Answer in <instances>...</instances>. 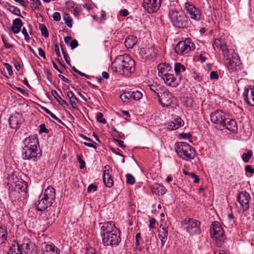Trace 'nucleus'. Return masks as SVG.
I'll list each match as a JSON object with an SVG mask.
<instances>
[{
    "instance_id": "f257e3e1",
    "label": "nucleus",
    "mask_w": 254,
    "mask_h": 254,
    "mask_svg": "<svg viewBox=\"0 0 254 254\" xmlns=\"http://www.w3.org/2000/svg\"><path fill=\"white\" fill-rule=\"evenodd\" d=\"M114 71L121 74H128L135 70V62L128 55H120L112 63Z\"/></svg>"
},
{
    "instance_id": "f03ea898",
    "label": "nucleus",
    "mask_w": 254,
    "mask_h": 254,
    "mask_svg": "<svg viewBox=\"0 0 254 254\" xmlns=\"http://www.w3.org/2000/svg\"><path fill=\"white\" fill-rule=\"evenodd\" d=\"M169 17L173 25L179 28H187L190 23L188 16L182 11L170 10Z\"/></svg>"
},
{
    "instance_id": "7ed1b4c3",
    "label": "nucleus",
    "mask_w": 254,
    "mask_h": 254,
    "mask_svg": "<svg viewBox=\"0 0 254 254\" xmlns=\"http://www.w3.org/2000/svg\"><path fill=\"white\" fill-rule=\"evenodd\" d=\"M175 150L178 155L184 160L192 159L195 156V151L188 143L183 142H177Z\"/></svg>"
},
{
    "instance_id": "20e7f679",
    "label": "nucleus",
    "mask_w": 254,
    "mask_h": 254,
    "mask_svg": "<svg viewBox=\"0 0 254 254\" xmlns=\"http://www.w3.org/2000/svg\"><path fill=\"white\" fill-rule=\"evenodd\" d=\"M195 44L190 38H187L185 40L179 41L175 47V52L178 55L185 56L194 51Z\"/></svg>"
},
{
    "instance_id": "39448f33",
    "label": "nucleus",
    "mask_w": 254,
    "mask_h": 254,
    "mask_svg": "<svg viewBox=\"0 0 254 254\" xmlns=\"http://www.w3.org/2000/svg\"><path fill=\"white\" fill-rule=\"evenodd\" d=\"M210 235L215 242L216 245L220 247L225 238L224 231L221 224L218 222L212 223L210 229Z\"/></svg>"
},
{
    "instance_id": "423d86ee",
    "label": "nucleus",
    "mask_w": 254,
    "mask_h": 254,
    "mask_svg": "<svg viewBox=\"0 0 254 254\" xmlns=\"http://www.w3.org/2000/svg\"><path fill=\"white\" fill-rule=\"evenodd\" d=\"M113 233L106 234L102 237L103 244L106 246L118 245L121 241L120 232L118 229H115Z\"/></svg>"
},
{
    "instance_id": "0eeeda50",
    "label": "nucleus",
    "mask_w": 254,
    "mask_h": 254,
    "mask_svg": "<svg viewBox=\"0 0 254 254\" xmlns=\"http://www.w3.org/2000/svg\"><path fill=\"white\" fill-rule=\"evenodd\" d=\"M199 221L189 218L185 220V228L190 235L199 234L201 232Z\"/></svg>"
},
{
    "instance_id": "6e6552de",
    "label": "nucleus",
    "mask_w": 254,
    "mask_h": 254,
    "mask_svg": "<svg viewBox=\"0 0 254 254\" xmlns=\"http://www.w3.org/2000/svg\"><path fill=\"white\" fill-rule=\"evenodd\" d=\"M185 8L191 19L196 21L200 20L202 15L201 11L192 2L187 1L185 4Z\"/></svg>"
},
{
    "instance_id": "1a4fd4ad",
    "label": "nucleus",
    "mask_w": 254,
    "mask_h": 254,
    "mask_svg": "<svg viewBox=\"0 0 254 254\" xmlns=\"http://www.w3.org/2000/svg\"><path fill=\"white\" fill-rule=\"evenodd\" d=\"M161 0H143L142 6L149 13H153L160 8Z\"/></svg>"
},
{
    "instance_id": "9d476101",
    "label": "nucleus",
    "mask_w": 254,
    "mask_h": 254,
    "mask_svg": "<svg viewBox=\"0 0 254 254\" xmlns=\"http://www.w3.org/2000/svg\"><path fill=\"white\" fill-rule=\"evenodd\" d=\"M211 121L217 125L220 128L224 126L223 124L227 121L225 114L221 110H216L210 115Z\"/></svg>"
},
{
    "instance_id": "9b49d317",
    "label": "nucleus",
    "mask_w": 254,
    "mask_h": 254,
    "mask_svg": "<svg viewBox=\"0 0 254 254\" xmlns=\"http://www.w3.org/2000/svg\"><path fill=\"white\" fill-rule=\"evenodd\" d=\"M237 200L243 207L244 211L249 208V203L251 199L250 194L246 191L240 192L237 195Z\"/></svg>"
},
{
    "instance_id": "f8f14e48",
    "label": "nucleus",
    "mask_w": 254,
    "mask_h": 254,
    "mask_svg": "<svg viewBox=\"0 0 254 254\" xmlns=\"http://www.w3.org/2000/svg\"><path fill=\"white\" fill-rule=\"evenodd\" d=\"M161 94L158 95L159 103L163 107L168 108L172 103V95L168 91H164Z\"/></svg>"
},
{
    "instance_id": "ddd939ff",
    "label": "nucleus",
    "mask_w": 254,
    "mask_h": 254,
    "mask_svg": "<svg viewBox=\"0 0 254 254\" xmlns=\"http://www.w3.org/2000/svg\"><path fill=\"white\" fill-rule=\"evenodd\" d=\"M243 97L248 105L254 107V87H245L243 93Z\"/></svg>"
},
{
    "instance_id": "4468645a",
    "label": "nucleus",
    "mask_w": 254,
    "mask_h": 254,
    "mask_svg": "<svg viewBox=\"0 0 254 254\" xmlns=\"http://www.w3.org/2000/svg\"><path fill=\"white\" fill-rule=\"evenodd\" d=\"M24 122V119L21 114L16 113L11 116L8 120V122L11 128L18 129L21 124Z\"/></svg>"
},
{
    "instance_id": "2eb2a0df",
    "label": "nucleus",
    "mask_w": 254,
    "mask_h": 254,
    "mask_svg": "<svg viewBox=\"0 0 254 254\" xmlns=\"http://www.w3.org/2000/svg\"><path fill=\"white\" fill-rule=\"evenodd\" d=\"M139 55L145 60H151L157 56V52L153 47L148 48H142L140 50Z\"/></svg>"
},
{
    "instance_id": "dca6fc26",
    "label": "nucleus",
    "mask_w": 254,
    "mask_h": 254,
    "mask_svg": "<svg viewBox=\"0 0 254 254\" xmlns=\"http://www.w3.org/2000/svg\"><path fill=\"white\" fill-rule=\"evenodd\" d=\"M24 147L25 148L38 150L39 147V141L37 136L33 135L26 138L23 141Z\"/></svg>"
},
{
    "instance_id": "f3484780",
    "label": "nucleus",
    "mask_w": 254,
    "mask_h": 254,
    "mask_svg": "<svg viewBox=\"0 0 254 254\" xmlns=\"http://www.w3.org/2000/svg\"><path fill=\"white\" fill-rule=\"evenodd\" d=\"M53 203V202L48 200L45 196L43 197L40 195L39 197L38 200L35 203V204L36 209L38 211H42L51 206Z\"/></svg>"
},
{
    "instance_id": "a211bd4d",
    "label": "nucleus",
    "mask_w": 254,
    "mask_h": 254,
    "mask_svg": "<svg viewBox=\"0 0 254 254\" xmlns=\"http://www.w3.org/2000/svg\"><path fill=\"white\" fill-rule=\"evenodd\" d=\"M162 78L167 85L172 87H176L178 86L182 80L181 77H178L177 79L171 73L166 75Z\"/></svg>"
},
{
    "instance_id": "6ab92c4d",
    "label": "nucleus",
    "mask_w": 254,
    "mask_h": 254,
    "mask_svg": "<svg viewBox=\"0 0 254 254\" xmlns=\"http://www.w3.org/2000/svg\"><path fill=\"white\" fill-rule=\"evenodd\" d=\"M214 49L217 48L220 50L224 57L230 56V52L227 48L225 43L221 39H215L213 44Z\"/></svg>"
},
{
    "instance_id": "aec40b11",
    "label": "nucleus",
    "mask_w": 254,
    "mask_h": 254,
    "mask_svg": "<svg viewBox=\"0 0 254 254\" xmlns=\"http://www.w3.org/2000/svg\"><path fill=\"white\" fill-rule=\"evenodd\" d=\"M38 151L34 149L23 148L22 158L36 161L37 160Z\"/></svg>"
},
{
    "instance_id": "412c9836",
    "label": "nucleus",
    "mask_w": 254,
    "mask_h": 254,
    "mask_svg": "<svg viewBox=\"0 0 254 254\" xmlns=\"http://www.w3.org/2000/svg\"><path fill=\"white\" fill-rule=\"evenodd\" d=\"M103 181L107 187L111 188L113 186L114 182L113 178L110 173V166L109 165H106L104 167Z\"/></svg>"
},
{
    "instance_id": "4be33fe9",
    "label": "nucleus",
    "mask_w": 254,
    "mask_h": 254,
    "mask_svg": "<svg viewBox=\"0 0 254 254\" xmlns=\"http://www.w3.org/2000/svg\"><path fill=\"white\" fill-rule=\"evenodd\" d=\"M115 229H118L116 228L115 224L112 222L108 221L106 223H103L101 229V235L102 238L106 234L113 233V231H115Z\"/></svg>"
},
{
    "instance_id": "5701e85b",
    "label": "nucleus",
    "mask_w": 254,
    "mask_h": 254,
    "mask_svg": "<svg viewBox=\"0 0 254 254\" xmlns=\"http://www.w3.org/2000/svg\"><path fill=\"white\" fill-rule=\"evenodd\" d=\"M157 69L158 70V75L163 78L170 73L169 72L172 70V67L169 64L161 63L158 64Z\"/></svg>"
},
{
    "instance_id": "b1692460",
    "label": "nucleus",
    "mask_w": 254,
    "mask_h": 254,
    "mask_svg": "<svg viewBox=\"0 0 254 254\" xmlns=\"http://www.w3.org/2000/svg\"><path fill=\"white\" fill-rule=\"evenodd\" d=\"M223 125L224 126H222L221 128H221V129L226 128L233 133L237 132L238 131L237 122L233 119H227V121L224 122Z\"/></svg>"
},
{
    "instance_id": "393cba45",
    "label": "nucleus",
    "mask_w": 254,
    "mask_h": 254,
    "mask_svg": "<svg viewBox=\"0 0 254 254\" xmlns=\"http://www.w3.org/2000/svg\"><path fill=\"white\" fill-rule=\"evenodd\" d=\"M41 195L53 202L56 198V191L53 187L50 186L45 189L44 193Z\"/></svg>"
},
{
    "instance_id": "a878e982",
    "label": "nucleus",
    "mask_w": 254,
    "mask_h": 254,
    "mask_svg": "<svg viewBox=\"0 0 254 254\" xmlns=\"http://www.w3.org/2000/svg\"><path fill=\"white\" fill-rule=\"evenodd\" d=\"M34 245L33 243L28 238H24L21 244V248L25 254H32Z\"/></svg>"
},
{
    "instance_id": "bb28decb",
    "label": "nucleus",
    "mask_w": 254,
    "mask_h": 254,
    "mask_svg": "<svg viewBox=\"0 0 254 254\" xmlns=\"http://www.w3.org/2000/svg\"><path fill=\"white\" fill-rule=\"evenodd\" d=\"M184 125V122L180 118H177L169 122L167 128L169 130H175Z\"/></svg>"
},
{
    "instance_id": "cd10ccee",
    "label": "nucleus",
    "mask_w": 254,
    "mask_h": 254,
    "mask_svg": "<svg viewBox=\"0 0 254 254\" xmlns=\"http://www.w3.org/2000/svg\"><path fill=\"white\" fill-rule=\"evenodd\" d=\"M44 254H59L60 251L53 244H46L43 248Z\"/></svg>"
},
{
    "instance_id": "c85d7f7f",
    "label": "nucleus",
    "mask_w": 254,
    "mask_h": 254,
    "mask_svg": "<svg viewBox=\"0 0 254 254\" xmlns=\"http://www.w3.org/2000/svg\"><path fill=\"white\" fill-rule=\"evenodd\" d=\"M22 25L23 23L21 20L19 18H15L12 21L11 31L14 34H17L20 31Z\"/></svg>"
},
{
    "instance_id": "c756f323",
    "label": "nucleus",
    "mask_w": 254,
    "mask_h": 254,
    "mask_svg": "<svg viewBox=\"0 0 254 254\" xmlns=\"http://www.w3.org/2000/svg\"><path fill=\"white\" fill-rule=\"evenodd\" d=\"M152 192L159 195H163L166 192V189L162 184L155 183L152 187Z\"/></svg>"
},
{
    "instance_id": "7c9ffc66",
    "label": "nucleus",
    "mask_w": 254,
    "mask_h": 254,
    "mask_svg": "<svg viewBox=\"0 0 254 254\" xmlns=\"http://www.w3.org/2000/svg\"><path fill=\"white\" fill-rule=\"evenodd\" d=\"M66 98L68 99L70 104L74 109L77 107V102L78 99L71 91H68L66 92Z\"/></svg>"
},
{
    "instance_id": "2f4dec72",
    "label": "nucleus",
    "mask_w": 254,
    "mask_h": 254,
    "mask_svg": "<svg viewBox=\"0 0 254 254\" xmlns=\"http://www.w3.org/2000/svg\"><path fill=\"white\" fill-rule=\"evenodd\" d=\"M27 186V183L23 180H21L16 183L14 190L18 192H26Z\"/></svg>"
},
{
    "instance_id": "473e14b6",
    "label": "nucleus",
    "mask_w": 254,
    "mask_h": 254,
    "mask_svg": "<svg viewBox=\"0 0 254 254\" xmlns=\"http://www.w3.org/2000/svg\"><path fill=\"white\" fill-rule=\"evenodd\" d=\"M137 40L136 37L133 35L128 36L125 41V46L128 49H132L136 44Z\"/></svg>"
},
{
    "instance_id": "72a5a7b5",
    "label": "nucleus",
    "mask_w": 254,
    "mask_h": 254,
    "mask_svg": "<svg viewBox=\"0 0 254 254\" xmlns=\"http://www.w3.org/2000/svg\"><path fill=\"white\" fill-rule=\"evenodd\" d=\"M186 70V67L182 64L180 63H177L175 64L174 71L176 75L179 77H181L182 78V73L184 72Z\"/></svg>"
},
{
    "instance_id": "f704fd0d",
    "label": "nucleus",
    "mask_w": 254,
    "mask_h": 254,
    "mask_svg": "<svg viewBox=\"0 0 254 254\" xmlns=\"http://www.w3.org/2000/svg\"><path fill=\"white\" fill-rule=\"evenodd\" d=\"M168 235V230L165 227H162V230L159 231V238H160L161 241V245L162 246H164L166 243V242L167 240V237Z\"/></svg>"
},
{
    "instance_id": "c9c22d12",
    "label": "nucleus",
    "mask_w": 254,
    "mask_h": 254,
    "mask_svg": "<svg viewBox=\"0 0 254 254\" xmlns=\"http://www.w3.org/2000/svg\"><path fill=\"white\" fill-rule=\"evenodd\" d=\"M51 93L54 97L56 99L57 102L62 106L65 107L67 106V102L61 97L58 93L55 90H52Z\"/></svg>"
},
{
    "instance_id": "e433bc0d",
    "label": "nucleus",
    "mask_w": 254,
    "mask_h": 254,
    "mask_svg": "<svg viewBox=\"0 0 254 254\" xmlns=\"http://www.w3.org/2000/svg\"><path fill=\"white\" fill-rule=\"evenodd\" d=\"M7 254H22L20 247L18 244L12 245L8 251Z\"/></svg>"
},
{
    "instance_id": "4c0bfd02",
    "label": "nucleus",
    "mask_w": 254,
    "mask_h": 254,
    "mask_svg": "<svg viewBox=\"0 0 254 254\" xmlns=\"http://www.w3.org/2000/svg\"><path fill=\"white\" fill-rule=\"evenodd\" d=\"M7 232L6 228L0 227V243H4L7 241Z\"/></svg>"
},
{
    "instance_id": "58836bf2",
    "label": "nucleus",
    "mask_w": 254,
    "mask_h": 254,
    "mask_svg": "<svg viewBox=\"0 0 254 254\" xmlns=\"http://www.w3.org/2000/svg\"><path fill=\"white\" fill-rule=\"evenodd\" d=\"M226 59L225 65L228 69L232 70L235 67L236 63L233 60H231L229 56L228 57H225Z\"/></svg>"
},
{
    "instance_id": "ea45409f",
    "label": "nucleus",
    "mask_w": 254,
    "mask_h": 254,
    "mask_svg": "<svg viewBox=\"0 0 254 254\" xmlns=\"http://www.w3.org/2000/svg\"><path fill=\"white\" fill-rule=\"evenodd\" d=\"M131 99L135 101L140 100L142 97V94L141 92L138 90L134 91H130Z\"/></svg>"
},
{
    "instance_id": "a19ab883",
    "label": "nucleus",
    "mask_w": 254,
    "mask_h": 254,
    "mask_svg": "<svg viewBox=\"0 0 254 254\" xmlns=\"http://www.w3.org/2000/svg\"><path fill=\"white\" fill-rule=\"evenodd\" d=\"M121 99L124 102L128 103L130 102L131 96L130 91L124 92L120 95Z\"/></svg>"
},
{
    "instance_id": "79ce46f5",
    "label": "nucleus",
    "mask_w": 254,
    "mask_h": 254,
    "mask_svg": "<svg viewBox=\"0 0 254 254\" xmlns=\"http://www.w3.org/2000/svg\"><path fill=\"white\" fill-rule=\"evenodd\" d=\"M148 86L149 87V89H150V90H151L153 92L156 93L157 96H158V95H159L160 93L159 91L161 88V86L156 83L150 84L148 85Z\"/></svg>"
},
{
    "instance_id": "37998d69",
    "label": "nucleus",
    "mask_w": 254,
    "mask_h": 254,
    "mask_svg": "<svg viewBox=\"0 0 254 254\" xmlns=\"http://www.w3.org/2000/svg\"><path fill=\"white\" fill-rule=\"evenodd\" d=\"M253 156V152L251 150H249L247 153L242 154V158L244 162L247 163L249 161Z\"/></svg>"
},
{
    "instance_id": "c03bdc74",
    "label": "nucleus",
    "mask_w": 254,
    "mask_h": 254,
    "mask_svg": "<svg viewBox=\"0 0 254 254\" xmlns=\"http://www.w3.org/2000/svg\"><path fill=\"white\" fill-rule=\"evenodd\" d=\"M63 19L66 25L69 27H71L72 26V20L68 14L64 13L63 16Z\"/></svg>"
},
{
    "instance_id": "a18cd8bd",
    "label": "nucleus",
    "mask_w": 254,
    "mask_h": 254,
    "mask_svg": "<svg viewBox=\"0 0 254 254\" xmlns=\"http://www.w3.org/2000/svg\"><path fill=\"white\" fill-rule=\"evenodd\" d=\"M39 28L41 30V34L44 37H48L49 36V33L46 26L43 24H40Z\"/></svg>"
},
{
    "instance_id": "49530a36",
    "label": "nucleus",
    "mask_w": 254,
    "mask_h": 254,
    "mask_svg": "<svg viewBox=\"0 0 254 254\" xmlns=\"http://www.w3.org/2000/svg\"><path fill=\"white\" fill-rule=\"evenodd\" d=\"M127 183L130 185H133L135 183L134 177L130 174L126 175Z\"/></svg>"
},
{
    "instance_id": "de8ad7c7",
    "label": "nucleus",
    "mask_w": 254,
    "mask_h": 254,
    "mask_svg": "<svg viewBox=\"0 0 254 254\" xmlns=\"http://www.w3.org/2000/svg\"><path fill=\"white\" fill-rule=\"evenodd\" d=\"M9 10L16 15L21 16L20 9L14 6H11Z\"/></svg>"
},
{
    "instance_id": "09e8293b",
    "label": "nucleus",
    "mask_w": 254,
    "mask_h": 254,
    "mask_svg": "<svg viewBox=\"0 0 254 254\" xmlns=\"http://www.w3.org/2000/svg\"><path fill=\"white\" fill-rule=\"evenodd\" d=\"M97 120L102 124H106V120L103 118V115L102 113H98L96 117Z\"/></svg>"
},
{
    "instance_id": "8fccbe9b",
    "label": "nucleus",
    "mask_w": 254,
    "mask_h": 254,
    "mask_svg": "<svg viewBox=\"0 0 254 254\" xmlns=\"http://www.w3.org/2000/svg\"><path fill=\"white\" fill-rule=\"evenodd\" d=\"M49 132V130L46 127V125L44 124H42L40 125V130L39 131V133H48Z\"/></svg>"
},
{
    "instance_id": "3c124183",
    "label": "nucleus",
    "mask_w": 254,
    "mask_h": 254,
    "mask_svg": "<svg viewBox=\"0 0 254 254\" xmlns=\"http://www.w3.org/2000/svg\"><path fill=\"white\" fill-rule=\"evenodd\" d=\"M81 10L80 6L78 7L77 5H76L74 7H73V15L77 17L79 15V12Z\"/></svg>"
},
{
    "instance_id": "603ef678",
    "label": "nucleus",
    "mask_w": 254,
    "mask_h": 254,
    "mask_svg": "<svg viewBox=\"0 0 254 254\" xmlns=\"http://www.w3.org/2000/svg\"><path fill=\"white\" fill-rule=\"evenodd\" d=\"M3 64L6 69L7 72H8V74L10 75H11L13 74V71L12 69L11 66L8 63H3Z\"/></svg>"
},
{
    "instance_id": "864d4df0",
    "label": "nucleus",
    "mask_w": 254,
    "mask_h": 254,
    "mask_svg": "<svg viewBox=\"0 0 254 254\" xmlns=\"http://www.w3.org/2000/svg\"><path fill=\"white\" fill-rule=\"evenodd\" d=\"M85 254H96L95 249L91 247H86Z\"/></svg>"
},
{
    "instance_id": "5fc2aeb1",
    "label": "nucleus",
    "mask_w": 254,
    "mask_h": 254,
    "mask_svg": "<svg viewBox=\"0 0 254 254\" xmlns=\"http://www.w3.org/2000/svg\"><path fill=\"white\" fill-rule=\"evenodd\" d=\"M32 1V5L35 9H38V6L41 4V2L40 0H31Z\"/></svg>"
},
{
    "instance_id": "6e6d98bb",
    "label": "nucleus",
    "mask_w": 254,
    "mask_h": 254,
    "mask_svg": "<svg viewBox=\"0 0 254 254\" xmlns=\"http://www.w3.org/2000/svg\"><path fill=\"white\" fill-rule=\"evenodd\" d=\"M190 177L191 179H193V182L194 183H198L199 182V179L198 177L193 173H191V174H190Z\"/></svg>"
},
{
    "instance_id": "4d7b16f0",
    "label": "nucleus",
    "mask_w": 254,
    "mask_h": 254,
    "mask_svg": "<svg viewBox=\"0 0 254 254\" xmlns=\"http://www.w3.org/2000/svg\"><path fill=\"white\" fill-rule=\"evenodd\" d=\"M113 130L115 131L116 133H117V136L119 138L124 139L125 138V134L122 132L119 131L115 128H113Z\"/></svg>"
},
{
    "instance_id": "13d9d810",
    "label": "nucleus",
    "mask_w": 254,
    "mask_h": 254,
    "mask_svg": "<svg viewBox=\"0 0 254 254\" xmlns=\"http://www.w3.org/2000/svg\"><path fill=\"white\" fill-rule=\"evenodd\" d=\"M156 221L155 218H151L149 220V228L151 229H154L155 228V224Z\"/></svg>"
},
{
    "instance_id": "bf43d9fd",
    "label": "nucleus",
    "mask_w": 254,
    "mask_h": 254,
    "mask_svg": "<svg viewBox=\"0 0 254 254\" xmlns=\"http://www.w3.org/2000/svg\"><path fill=\"white\" fill-rule=\"evenodd\" d=\"M113 141L115 143H117L122 148H125L126 146L124 145V141L123 140L114 138Z\"/></svg>"
},
{
    "instance_id": "052dcab7",
    "label": "nucleus",
    "mask_w": 254,
    "mask_h": 254,
    "mask_svg": "<svg viewBox=\"0 0 254 254\" xmlns=\"http://www.w3.org/2000/svg\"><path fill=\"white\" fill-rule=\"evenodd\" d=\"M97 190V187L96 185H94L93 184H91L88 187L87 191L88 192H91L92 190L95 191Z\"/></svg>"
},
{
    "instance_id": "680f3d73",
    "label": "nucleus",
    "mask_w": 254,
    "mask_h": 254,
    "mask_svg": "<svg viewBox=\"0 0 254 254\" xmlns=\"http://www.w3.org/2000/svg\"><path fill=\"white\" fill-rule=\"evenodd\" d=\"M245 171L247 173H249L251 174H254V169L252 168L250 165H247L245 167Z\"/></svg>"
},
{
    "instance_id": "e2e57ef3",
    "label": "nucleus",
    "mask_w": 254,
    "mask_h": 254,
    "mask_svg": "<svg viewBox=\"0 0 254 254\" xmlns=\"http://www.w3.org/2000/svg\"><path fill=\"white\" fill-rule=\"evenodd\" d=\"M53 19L56 21H59L61 20V14L58 12H55L53 14Z\"/></svg>"
},
{
    "instance_id": "0e129e2a",
    "label": "nucleus",
    "mask_w": 254,
    "mask_h": 254,
    "mask_svg": "<svg viewBox=\"0 0 254 254\" xmlns=\"http://www.w3.org/2000/svg\"><path fill=\"white\" fill-rule=\"evenodd\" d=\"M78 42L76 40H73L70 42V46L72 50L76 48L78 46Z\"/></svg>"
},
{
    "instance_id": "69168bd1",
    "label": "nucleus",
    "mask_w": 254,
    "mask_h": 254,
    "mask_svg": "<svg viewBox=\"0 0 254 254\" xmlns=\"http://www.w3.org/2000/svg\"><path fill=\"white\" fill-rule=\"evenodd\" d=\"M210 78L211 79H217L218 78V75L216 72L212 71L210 73Z\"/></svg>"
},
{
    "instance_id": "338daca9",
    "label": "nucleus",
    "mask_w": 254,
    "mask_h": 254,
    "mask_svg": "<svg viewBox=\"0 0 254 254\" xmlns=\"http://www.w3.org/2000/svg\"><path fill=\"white\" fill-rule=\"evenodd\" d=\"M62 52H63V56H64V58L66 62V63H67V64H69V61L68 60V54L65 53L63 49H62Z\"/></svg>"
},
{
    "instance_id": "774afa93",
    "label": "nucleus",
    "mask_w": 254,
    "mask_h": 254,
    "mask_svg": "<svg viewBox=\"0 0 254 254\" xmlns=\"http://www.w3.org/2000/svg\"><path fill=\"white\" fill-rule=\"evenodd\" d=\"M128 14V11L126 9H122L120 11V14L123 16H127Z\"/></svg>"
}]
</instances>
